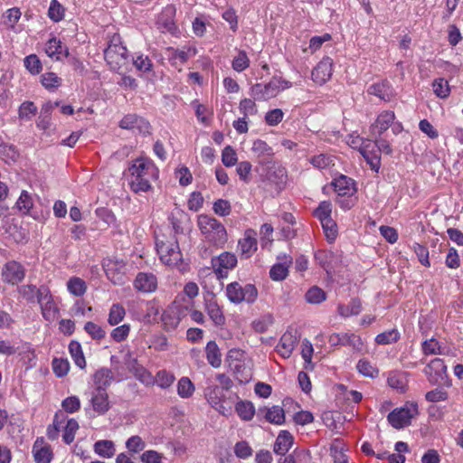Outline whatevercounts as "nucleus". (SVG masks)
<instances>
[{"label": "nucleus", "mask_w": 463, "mask_h": 463, "mask_svg": "<svg viewBox=\"0 0 463 463\" xmlns=\"http://www.w3.org/2000/svg\"><path fill=\"white\" fill-rule=\"evenodd\" d=\"M335 157L326 154H319L312 156L309 162L318 169H325L330 165H335Z\"/></svg>", "instance_id": "obj_44"}, {"label": "nucleus", "mask_w": 463, "mask_h": 463, "mask_svg": "<svg viewBox=\"0 0 463 463\" xmlns=\"http://www.w3.org/2000/svg\"><path fill=\"white\" fill-rule=\"evenodd\" d=\"M368 94L378 97L380 99L388 102L393 97V90L387 80H382L369 86Z\"/></svg>", "instance_id": "obj_19"}, {"label": "nucleus", "mask_w": 463, "mask_h": 463, "mask_svg": "<svg viewBox=\"0 0 463 463\" xmlns=\"http://www.w3.org/2000/svg\"><path fill=\"white\" fill-rule=\"evenodd\" d=\"M337 309L340 316L347 317L358 315L362 310V304L360 299L353 298L348 305H339Z\"/></svg>", "instance_id": "obj_38"}, {"label": "nucleus", "mask_w": 463, "mask_h": 463, "mask_svg": "<svg viewBox=\"0 0 463 463\" xmlns=\"http://www.w3.org/2000/svg\"><path fill=\"white\" fill-rule=\"evenodd\" d=\"M326 299V293L317 287H313L306 293V300L311 304H319Z\"/></svg>", "instance_id": "obj_57"}, {"label": "nucleus", "mask_w": 463, "mask_h": 463, "mask_svg": "<svg viewBox=\"0 0 463 463\" xmlns=\"http://www.w3.org/2000/svg\"><path fill=\"white\" fill-rule=\"evenodd\" d=\"M333 61L329 57L323 58L317 65L312 71V80L319 84L323 85L332 76Z\"/></svg>", "instance_id": "obj_12"}, {"label": "nucleus", "mask_w": 463, "mask_h": 463, "mask_svg": "<svg viewBox=\"0 0 463 463\" xmlns=\"http://www.w3.org/2000/svg\"><path fill=\"white\" fill-rule=\"evenodd\" d=\"M449 394L442 388H436L425 394V399L430 402H439L447 401Z\"/></svg>", "instance_id": "obj_63"}, {"label": "nucleus", "mask_w": 463, "mask_h": 463, "mask_svg": "<svg viewBox=\"0 0 463 463\" xmlns=\"http://www.w3.org/2000/svg\"><path fill=\"white\" fill-rule=\"evenodd\" d=\"M360 152L366 163L370 165L371 169L374 172H378L381 165V157L378 152L370 150L368 146H364L360 149Z\"/></svg>", "instance_id": "obj_36"}, {"label": "nucleus", "mask_w": 463, "mask_h": 463, "mask_svg": "<svg viewBox=\"0 0 463 463\" xmlns=\"http://www.w3.org/2000/svg\"><path fill=\"white\" fill-rule=\"evenodd\" d=\"M70 354L77 366L80 369L86 367V360L80 344L78 341H71L69 345Z\"/></svg>", "instance_id": "obj_37"}, {"label": "nucleus", "mask_w": 463, "mask_h": 463, "mask_svg": "<svg viewBox=\"0 0 463 463\" xmlns=\"http://www.w3.org/2000/svg\"><path fill=\"white\" fill-rule=\"evenodd\" d=\"M114 379L113 373L108 368L98 370L93 376L96 390H105L109 387Z\"/></svg>", "instance_id": "obj_27"}, {"label": "nucleus", "mask_w": 463, "mask_h": 463, "mask_svg": "<svg viewBox=\"0 0 463 463\" xmlns=\"http://www.w3.org/2000/svg\"><path fill=\"white\" fill-rule=\"evenodd\" d=\"M332 204L328 201H323L319 203L318 207L315 210V216L320 221H325L331 218Z\"/></svg>", "instance_id": "obj_55"}, {"label": "nucleus", "mask_w": 463, "mask_h": 463, "mask_svg": "<svg viewBox=\"0 0 463 463\" xmlns=\"http://www.w3.org/2000/svg\"><path fill=\"white\" fill-rule=\"evenodd\" d=\"M264 179L274 184L276 190L280 192L284 189L287 183V171L281 165L273 164L268 167Z\"/></svg>", "instance_id": "obj_13"}, {"label": "nucleus", "mask_w": 463, "mask_h": 463, "mask_svg": "<svg viewBox=\"0 0 463 463\" xmlns=\"http://www.w3.org/2000/svg\"><path fill=\"white\" fill-rule=\"evenodd\" d=\"M212 266L217 278H224L227 272L223 269H232L237 265V258L230 252H223L218 257L212 258Z\"/></svg>", "instance_id": "obj_9"}, {"label": "nucleus", "mask_w": 463, "mask_h": 463, "mask_svg": "<svg viewBox=\"0 0 463 463\" xmlns=\"http://www.w3.org/2000/svg\"><path fill=\"white\" fill-rule=\"evenodd\" d=\"M156 245L159 258L165 265L176 267L182 262L183 254L176 239L171 241H156Z\"/></svg>", "instance_id": "obj_5"}, {"label": "nucleus", "mask_w": 463, "mask_h": 463, "mask_svg": "<svg viewBox=\"0 0 463 463\" xmlns=\"http://www.w3.org/2000/svg\"><path fill=\"white\" fill-rule=\"evenodd\" d=\"M66 420L67 417L62 411L55 413L52 424L47 428V437L49 439L54 440L59 437V433L63 428V423Z\"/></svg>", "instance_id": "obj_29"}, {"label": "nucleus", "mask_w": 463, "mask_h": 463, "mask_svg": "<svg viewBox=\"0 0 463 463\" xmlns=\"http://www.w3.org/2000/svg\"><path fill=\"white\" fill-rule=\"evenodd\" d=\"M45 52L50 58L56 61L62 60V57L69 58L70 55L69 49L56 37H52L47 42Z\"/></svg>", "instance_id": "obj_16"}, {"label": "nucleus", "mask_w": 463, "mask_h": 463, "mask_svg": "<svg viewBox=\"0 0 463 463\" xmlns=\"http://www.w3.org/2000/svg\"><path fill=\"white\" fill-rule=\"evenodd\" d=\"M61 407L64 411L74 413L80 408V399L77 396H70L62 401Z\"/></svg>", "instance_id": "obj_64"}, {"label": "nucleus", "mask_w": 463, "mask_h": 463, "mask_svg": "<svg viewBox=\"0 0 463 463\" xmlns=\"http://www.w3.org/2000/svg\"><path fill=\"white\" fill-rule=\"evenodd\" d=\"M418 414V405L411 403L405 407L395 409L388 414L389 423L395 429H402L411 424V419Z\"/></svg>", "instance_id": "obj_7"}, {"label": "nucleus", "mask_w": 463, "mask_h": 463, "mask_svg": "<svg viewBox=\"0 0 463 463\" xmlns=\"http://www.w3.org/2000/svg\"><path fill=\"white\" fill-rule=\"evenodd\" d=\"M205 310L215 326H222L225 324L223 313L213 298L205 300Z\"/></svg>", "instance_id": "obj_25"}, {"label": "nucleus", "mask_w": 463, "mask_h": 463, "mask_svg": "<svg viewBox=\"0 0 463 463\" xmlns=\"http://www.w3.org/2000/svg\"><path fill=\"white\" fill-rule=\"evenodd\" d=\"M194 392V386L187 377H182L177 384V392L182 398L192 396Z\"/></svg>", "instance_id": "obj_48"}, {"label": "nucleus", "mask_w": 463, "mask_h": 463, "mask_svg": "<svg viewBox=\"0 0 463 463\" xmlns=\"http://www.w3.org/2000/svg\"><path fill=\"white\" fill-rule=\"evenodd\" d=\"M251 150L257 154L258 156L273 155L272 148L261 139H257L253 142Z\"/></svg>", "instance_id": "obj_61"}, {"label": "nucleus", "mask_w": 463, "mask_h": 463, "mask_svg": "<svg viewBox=\"0 0 463 463\" xmlns=\"http://www.w3.org/2000/svg\"><path fill=\"white\" fill-rule=\"evenodd\" d=\"M197 223L201 233L207 241L216 246H222L226 242V230L215 218L201 214L198 216Z\"/></svg>", "instance_id": "obj_2"}, {"label": "nucleus", "mask_w": 463, "mask_h": 463, "mask_svg": "<svg viewBox=\"0 0 463 463\" xmlns=\"http://www.w3.org/2000/svg\"><path fill=\"white\" fill-rule=\"evenodd\" d=\"M206 359L213 367L218 368L222 364V354L215 341H209L205 347Z\"/></svg>", "instance_id": "obj_31"}, {"label": "nucleus", "mask_w": 463, "mask_h": 463, "mask_svg": "<svg viewBox=\"0 0 463 463\" xmlns=\"http://www.w3.org/2000/svg\"><path fill=\"white\" fill-rule=\"evenodd\" d=\"M135 288L142 292L150 293L156 290L157 286L156 278L151 273L140 272L137 274L135 281Z\"/></svg>", "instance_id": "obj_20"}, {"label": "nucleus", "mask_w": 463, "mask_h": 463, "mask_svg": "<svg viewBox=\"0 0 463 463\" xmlns=\"http://www.w3.org/2000/svg\"><path fill=\"white\" fill-rule=\"evenodd\" d=\"M48 287L45 285H42L37 288L33 284L22 285L18 288L19 294L28 302V303H38V299L41 298V293L43 289H47Z\"/></svg>", "instance_id": "obj_22"}, {"label": "nucleus", "mask_w": 463, "mask_h": 463, "mask_svg": "<svg viewBox=\"0 0 463 463\" xmlns=\"http://www.w3.org/2000/svg\"><path fill=\"white\" fill-rule=\"evenodd\" d=\"M293 444V437L288 430H281L277 437L273 450L276 454L285 455Z\"/></svg>", "instance_id": "obj_26"}, {"label": "nucleus", "mask_w": 463, "mask_h": 463, "mask_svg": "<svg viewBox=\"0 0 463 463\" xmlns=\"http://www.w3.org/2000/svg\"><path fill=\"white\" fill-rule=\"evenodd\" d=\"M291 83L280 78H272L265 85L257 83L250 88V96L256 100H267L276 97L280 90L288 89Z\"/></svg>", "instance_id": "obj_4"}, {"label": "nucleus", "mask_w": 463, "mask_h": 463, "mask_svg": "<svg viewBox=\"0 0 463 463\" xmlns=\"http://www.w3.org/2000/svg\"><path fill=\"white\" fill-rule=\"evenodd\" d=\"M84 330L91 336L94 340H100L105 337V331L102 327L93 322H87L84 326Z\"/></svg>", "instance_id": "obj_62"}, {"label": "nucleus", "mask_w": 463, "mask_h": 463, "mask_svg": "<svg viewBox=\"0 0 463 463\" xmlns=\"http://www.w3.org/2000/svg\"><path fill=\"white\" fill-rule=\"evenodd\" d=\"M48 16L53 22L62 20L64 16V8L58 0H52L48 10Z\"/></svg>", "instance_id": "obj_53"}, {"label": "nucleus", "mask_w": 463, "mask_h": 463, "mask_svg": "<svg viewBox=\"0 0 463 463\" xmlns=\"http://www.w3.org/2000/svg\"><path fill=\"white\" fill-rule=\"evenodd\" d=\"M434 93L441 99L449 97L450 89L449 82L442 78L437 79L432 83Z\"/></svg>", "instance_id": "obj_52"}, {"label": "nucleus", "mask_w": 463, "mask_h": 463, "mask_svg": "<svg viewBox=\"0 0 463 463\" xmlns=\"http://www.w3.org/2000/svg\"><path fill=\"white\" fill-rule=\"evenodd\" d=\"M235 410L243 420H250L255 413L254 406L250 402H239L235 406Z\"/></svg>", "instance_id": "obj_40"}, {"label": "nucleus", "mask_w": 463, "mask_h": 463, "mask_svg": "<svg viewBox=\"0 0 463 463\" xmlns=\"http://www.w3.org/2000/svg\"><path fill=\"white\" fill-rule=\"evenodd\" d=\"M335 256L333 251L320 250L315 253V260L327 273L334 268Z\"/></svg>", "instance_id": "obj_33"}, {"label": "nucleus", "mask_w": 463, "mask_h": 463, "mask_svg": "<svg viewBox=\"0 0 463 463\" xmlns=\"http://www.w3.org/2000/svg\"><path fill=\"white\" fill-rule=\"evenodd\" d=\"M19 157V153L16 147L13 145L0 144V158L5 163L16 161Z\"/></svg>", "instance_id": "obj_42"}, {"label": "nucleus", "mask_w": 463, "mask_h": 463, "mask_svg": "<svg viewBox=\"0 0 463 463\" xmlns=\"http://www.w3.org/2000/svg\"><path fill=\"white\" fill-rule=\"evenodd\" d=\"M126 315L125 309L119 304H113L109 309L108 322L111 326H116L120 323Z\"/></svg>", "instance_id": "obj_47"}, {"label": "nucleus", "mask_w": 463, "mask_h": 463, "mask_svg": "<svg viewBox=\"0 0 463 463\" xmlns=\"http://www.w3.org/2000/svg\"><path fill=\"white\" fill-rule=\"evenodd\" d=\"M252 165L249 161H241L238 164L236 172L241 181L248 184L250 181Z\"/></svg>", "instance_id": "obj_60"}, {"label": "nucleus", "mask_w": 463, "mask_h": 463, "mask_svg": "<svg viewBox=\"0 0 463 463\" xmlns=\"http://www.w3.org/2000/svg\"><path fill=\"white\" fill-rule=\"evenodd\" d=\"M424 373L432 385H446L449 387L451 382L447 373V365L440 358L432 359L425 367Z\"/></svg>", "instance_id": "obj_6"}, {"label": "nucleus", "mask_w": 463, "mask_h": 463, "mask_svg": "<svg viewBox=\"0 0 463 463\" xmlns=\"http://www.w3.org/2000/svg\"><path fill=\"white\" fill-rule=\"evenodd\" d=\"M260 415H263L265 420L272 424L282 425L285 422L284 410L278 405H274L270 408H260L258 411V416Z\"/></svg>", "instance_id": "obj_18"}, {"label": "nucleus", "mask_w": 463, "mask_h": 463, "mask_svg": "<svg viewBox=\"0 0 463 463\" xmlns=\"http://www.w3.org/2000/svg\"><path fill=\"white\" fill-rule=\"evenodd\" d=\"M64 433L62 439L66 444H71L75 438V433L79 430V423L74 419L67 420V423L63 426Z\"/></svg>", "instance_id": "obj_45"}, {"label": "nucleus", "mask_w": 463, "mask_h": 463, "mask_svg": "<svg viewBox=\"0 0 463 463\" xmlns=\"http://www.w3.org/2000/svg\"><path fill=\"white\" fill-rule=\"evenodd\" d=\"M288 274V269L285 263H277L273 265L269 270V277L275 281H281L285 279Z\"/></svg>", "instance_id": "obj_51"}, {"label": "nucleus", "mask_w": 463, "mask_h": 463, "mask_svg": "<svg viewBox=\"0 0 463 463\" xmlns=\"http://www.w3.org/2000/svg\"><path fill=\"white\" fill-rule=\"evenodd\" d=\"M25 268L16 260L7 261L1 272L2 280L11 285H18L25 278Z\"/></svg>", "instance_id": "obj_8"}, {"label": "nucleus", "mask_w": 463, "mask_h": 463, "mask_svg": "<svg viewBox=\"0 0 463 463\" xmlns=\"http://www.w3.org/2000/svg\"><path fill=\"white\" fill-rule=\"evenodd\" d=\"M128 50L122 44L111 43L104 51L105 60L116 69L117 66L124 64L127 60Z\"/></svg>", "instance_id": "obj_11"}, {"label": "nucleus", "mask_w": 463, "mask_h": 463, "mask_svg": "<svg viewBox=\"0 0 463 463\" xmlns=\"http://www.w3.org/2000/svg\"><path fill=\"white\" fill-rule=\"evenodd\" d=\"M333 185L340 196H349L355 192L354 180L343 175L334 180Z\"/></svg>", "instance_id": "obj_23"}, {"label": "nucleus", "mask_w": 463, "mask_h": 463, "mask_svg": "<svg viewBox=\"0 0 463 463\" xmlns=\"http://www.w3.org/2000/svg\"><path fill=\"white\" fill-rule=\"evenodd\" d=\"M33 454L36 463H50L53 456L51 446L45 443L43 437L37 438L34 441Z\"/></svg>", "instance_id": "obj_14"}, {"label": "nucleus", "mask_w": 463, "mask_h": 463, "mask_svg": "<svg viewBox=\"0 0 463 463\" xmlns=\"http://www.w3.org/2000/svg\"><path fill=\"white\" fill-rule=\"evenodd\" d=\"M274 319L271 314H267L252 322V327L257 333H264L273 324Z\"/></svg>", "instance_id": "obj_50"}, {"label": "nucleus", "mask_w": 463, "mask_h": 463, "mask_svg": "<svg viewBox=\"0 0 463 463\" xmlns=\"http://www.w3.org/2000/svg\"><path fill=\"white\" fill-rule=\"evenodd\" d=\"M238 249L242 256L249 258L257 250V241L247 232L239 241Z\"/></svg>", "instance_id": "obj_32"}, {"label": "nucleus", "mask_w": 463, "mask_h": 463, "mask_svg": "<svg viewBox=\"0 0 463 463\" xmlns=\"http://www.w3.org/2000/svg\"><path fill=\"white\" fill-rule=\"evenodd\" d=\"M400 338V333L396 329H391L376 335L375 342L378 345H390Z\"/></svg>", "instance_id": "obj_46"}, {"label": "nucleus", "mask_w": 463, "mask_h": 463, "mask_svg": "<svg viewBox=\"0 0 463 463\" xmlns=\"http://www.w3.org/2000/svg\"><path fill=\"white\" fill-rule=\"evenodd\" d=\"M126 448L129 452L136 454L146 448V443L140 436L134 435L126 441Z\"/></svg>", "instance_id": "obj_54"}, {"label": "nucleus", "mask_w": 463, "mask_h": 463, "mask_svg": "<svg viewBox=\"0 0 463 463\" xmlns=\"http://www.w3.org/2000/svg\"><path fill=\"white\" fill-rule=\"evenodd\" d=\"M296 339L290 333H285L278 345L279 352L284 357H288L295 348Z\"/></svg>", "instance_id": "obj_35"}, {"label": "nucleus", "mask_w": 463, "mask_h": 463, "mask_svg": "<svg viewBox=\"0 0 463 463\" xmlns=\"http://www.w3.org/2000/svg\"><path fill=\"white\" fill-rule=\"evenodd\" d=\"M67 288L72 295L80 297L86 292L87 287L83 279L73 277L67 282Z\"/></svg>", "instance_id": "obj_41"}, {"label": "nucleus", "mask_w": 463, "mask_h": 463, "mask_svg": "<svg viewBox=\"0 0 463 463\" xmlns=\"http://www.w3.org/2000/svg\"><path fill=\"white\" fill-rule=\"evenodd\" d=\"M168 61L170 63L177 68L184 65L190 56L195 55V49L187 48V50H178L169 47L167 49Z\"/></svg>", "instance_id": "obj_21"}, {"label": "nucleus", "mask_w": 463, "mask_h": 463, "mask_svg": "<svg viewBox=\"0 0 463 463\" xmlns=\"http://www.w3.org/2000/svg\"><path fill=\"white\" fill-rule=\"evenodd\" d=\"M422 352L426 355L443 354L439 343L434 338H430L422 343Z\"/></svg>", "instance_id": "obj_56"}, {"label": "nucleus", "mask_w": 463, "mask_h": 463, "mask_svg": "<svg viewBox=\"0 0 463 463\" xmlns=\"http://www.w3.org/2000/svg\"><path fill=\"white\" fill-rule=\"evenodd\" d=\"M93 410L99 414H105L109 410V396L105 390H95L91 397Z\"/></svg>", "instance_id": "obj_24"}, {"label": "nucleus", "mask_w": 463, "mask_h": 463, "mask_svg": "<svg viewBox=\"0 0 463 463\" xmlns=\"http://www.w3.org/2000/svg\"><path fill=\"white\" fill-rule=\"evenodd\" d=\"M237 160L236 151L231 146H225L222 153V164L227 167H231L237 164Z\"/></svg>", "instance_id": "obj_58"}, {"label": "nucleus", "mask_w": 463, "mask_h": 463, "mask_svg": "<svg viewBox=\"0 0 463 463\" xmlns=\"http://www.w3.org/2000/svg\"><path fill=\"white\" fill-rule=\"evenodd\" d=\"M174 16L175 8L173 6L166 7L159 15L157 25L163 33H170L171 34H175L177 33V26L174 22Z\"/></svg>", "instance_id": "obj_17"}, {"label": "nucleus", "mask_w": 463, "mask_h": 463, "mask_svg": "<svg viewBox=\"0 0 463 463\" xmlns=\"http://www.w3.org/2000/svg\"><path fill=\"white\" fill-rule=\"evenodd\" d=\"M94 452L101 458H110L115 455L116 449L112 440L101 439L94 443Z\"/></svg>", "instance_id": "obj_30"}, {"label": "nucleus", "mask_w": 463, "mask_h": 463, "mask_svg": "<svg viewBox=\"0 0 463 463\" xmlns=\"http://www.w3.org/2000/svg\"><path fill=\"white\" fill-rule=\"evenodd\" d=\"M38 304L41 307L42 315L45 320L52 322L57 318L59 308L53 300L49 288L47 289H43V291L41 293V298L38 299Z\"/></svg>", "instance_id": "obj_10"}, {"label": "nucleus", "mask_w": 463, "mask_h": 463, "mask_svg": "<svg viewBox=\"0 0 463 463\" xmlns=\"http://www.w3.org/2000/svg\"><path fill=\"white\" fill-rule=\"evenodd\" d=\"M395 115L393 111L384 110L376 118L375 122L372 124L370 129L372 136H382L393 123Z\"/></svg>", "instance_id": "obj_15"}, {"label": "nucleus", "mask_w": 463, "mask_h": 463, "mask_svg": "<svg viewBox=\"0 0 463 463\" xmlns=\"http://www.w3.org/2000/svg\"><path fill=\"white\" fill-rule=\"evenodd\" d=\"M130 178L128 181L132 192L138 194L152 189L151 180L158 177V169L152 160L137 158L128 167Z\"/></svg>", "instance_id": "obj_1"}, {"label": "nucleus", "mask_w": 463, "mask_h": 463, "mask_svg": "<svg viewBox=\"0 0 463 463\" xmlns=\"http://www.w3.org/2000/svg\"><path fill=\"white\" fill-rule=\"evenodd\" d=\"M226 296L233 304H241V302L252 304L257 299L258 290L253 284L241 285L235 281L227 285Z\"/></svg>", "instance_id": "obj_3"}, {"label": "nucleus", "mask_w": 463, "mask_h": 463, "mask_svg": "<svg viewBox=\"0 0 463 463\" xmlns=\"http://www.w3.org/2000/svg\"><path fill=\"white\" fill-rule=\"evenodd\" d=\"M24 67L30 71V73L36 75L42 71V62L36 54H30L24 60Z\"/></svg>", "instance_id": "obj_49"}, {"label": "nucleus", "mask_w": 463, "mask_h": 463, "mask_svg": "<svg viewBox=\"0 0 463 463\" xmlns=\"http://www.w3.org/2000/svg\"><path fill=\"white\" fill-rule=\"evenodd\" d=\"M37 113V107L32 101L23 102L18 110L21 120H31Z\"/></svg>", "instance_id": "obj_43"}, {"label": "nucleus", "mask_w": 463, "mask_h": 463, "mask_svg": "<svg viewBox=\"0 0 463 463\" xmlns=\"http://www.w3.org/2000/svg\"><path fill=\"white\" fill-rule=\"evenodd\" d=\"M204 395L209 403L216 410L222 408V399L223 397L222 389L215 384H209L204 390Z\"/></svg>", "instance_id": "obj_28"}, {"label": "nucleus", "mask_w": 463, "mask_h": 463, "mask_svg": "<svg viewBox=\"0 0 463 463\" xmlns=\"http://www.w3.org/2000/svg\"><path fill=\"white\" fill-rule=\"evenodd\" d=\"M170 223L175 234L184 233L183 224L188 221L187 215L183 211H176L169 217Z\"/></svg>", "instance_id": "obj_39"}, {"label": "nucleus", "mask_w": 463, "mask_h": 463, "mask_svg": "<svg viewBox=\"0 0 463 463\" xmlns=\"http://www.w3.org/2000/svg\"><path fill=\"white\" fill-rule=\"evenodd\" d=\"M52 369L58 377L65 376L70 369L68 360L62 358H54L52 361Z\"/></svg>", "instance_id": "obj_59"}, {"label": "nucleus", "mask_w": 463, "mask_h": 463, "mask_svg": "<svg viewBox=\"0 0 463 463\" xmlns=\"http://www.w3.org/2000/svg\"><path fill=\"white\" fill-rule=\"evenodd\" d=\"M58 106V102L52 103L46 102L41 109V113L38 118L37 127L42 129H47L51 125V114L55 107Z\"/></svg>", "instance_id": "obj_34"}]
</instances>
